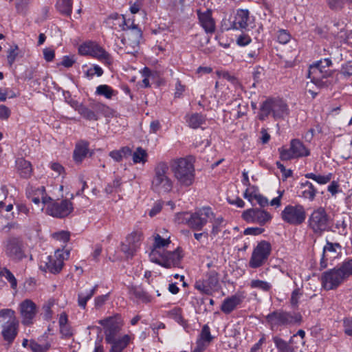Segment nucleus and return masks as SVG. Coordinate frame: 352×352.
I'll list each match as a JSON object with an SVG mask.
<instances>
[{"instance_id":"42","label":"nucleus","mask_w":352,"mask_h":352,"mask_svg":"<svg viewBox=\"0 0 352 352\" xmlns=\"http://www.w3.org/2000/svg\"><path fill=\"white\" fill-rule=\"evenodd\" d=\"M168 316L180 325L186 328L188 327L187 322L184 320L182 315V310L179 308H174L168 312Z\"/></svg>"},{"instance_id":"12","label":"nucleus","mask_w":352,"mask_h":352,"mask_svg":"<svg viewBox=\"0 0 352 352\" xmlns=\"http://www.w3.org/2000/svg\"><path fill=\"white\" fill-rule=\"evenodd\" d=\"M98 323L104 329L105 341L113 340V338L118 336L123 326V321L118 314L100 320Z\"/></svg>"},{"instance_id":"3","label":"nucleus","mask_w":352,"mask_h":352,"mask_svg":"<svg viewBox=\"0 0 352 352\" xmlns=\"http://www.w3.org/2000/svg\"><path fill=\"white\" fill-rule=\"evenodd\" d=\"M332 62L329 58L320 60L310 65L308 78L319 88L327 87L332 84L333 72L329 69Z\"/></svg>"},{"instance_id":"15","label":"nucleus","mask_w":352,"mask_h":352,"mask_svg":"<svg viewBox=\"0 0 352 352\" xmlns=\"http://www.w3.org/2000/svg\"><path fill=\"white\" fill-rule=\"evenodd\" d=\"M142 232L140 230L133 231L121 245V251L126 257H132L140 248L142 240Z\"/></svg>"},{"instance_id":"22","label":"nucleus","mask_w":352,"mask_h":352,"mask_svg":"<svg viewBox=\"0 0 352 352\" xmlns=\"http://www.w3.org/2000/svg\"><path fill=\"white\" fill-rule=\"evenodd\" d=\"M266 320L270 324L272 329L276 326L288 324L296 321L289 314L280 311H274L268 314Z\"/></svg>"},{"instance_id":"61","label":"nucleus","mask_w":352,"mask_h":352,"mask_svg":"<svg viewBox=\"0 0 352 352\" xmlns=\"http://www.w3.org/2000/svg\"><path fill=\"white\" fill-rule=\"evenodd\" d=\"M52 237L60 242L67 243L69 239V233L67 231H60L52 234Z\"/></svg>"},{"instance_id":"57","label":"nucleus","mask_w":352,"mask_h":352,"mask_svg":"<svg viewBox=\"0 0 352 352\" xmlns=\"http://www.w3.org/2000/svg\"><path fill=\"white\" fill-rule=\"evenodd\" d=\"M31 1L32 0H17L16 3V8L18 12L21 14H25Z\"/></svg>"},{"instance_id":"25","label":"nucleus","mask_w":352,"mask_h":352,"mask_svg":"<svg viewBox=\"0 0 352 352\" xmlns=\"http://www.w3.org/2000/svg\"><path fill=\"white\" fill-rule=\"evenodd\" d=\"M19 322L5 323L2 326L1 335L3 340L10 344L13 342L18 333Z\"/></svg>"},{"instance_id":"47","label":"nucleus","mask_w":352,"mask_h":352,"mask_svg":"<svg viewBox=\"0 0 352 352\" xmlns=\"http://www.w3.org/2000/svg\"><path fill=\"white\" fill-rule=\"evenodd\" d=\"M132 294L138 299L144 302H150L151 300V296L147 292L140 287H134L131 289Z\"/></svg>"},{"instance_id":"11","label":"nucleus","mask_w":352,"mask_h":352,"mask_svg":"<svg viewBox=\"0 0 352 352\" xmlns=\"http://www.w3.org/2000/svg\"><path fill=\"white\" fill-rule=\"evenodd\" d=\"M79 52L82 55H89L98 58L107 65L112 63L111 55L101 46L96 43L87 42L79 47Z\"/></svg>"},{"instance_id":"4","label":"nucleus","mask_w":352,"mask_h":352,"mask_svg":"<svg viewBox=\"0 0 352 352\" xmlns=\"http://www.w3.org/2000/svg\"><path fill=\"white\" fill-rule=\"evenodd\" d=\"M289 115V109L286 101L279 98L267 99L260 108L258 118L265 120L272 116L275 120H285Z\"/></svg>"},{"instance_id":"60","label":"nucleus","mask_w":352,"mask_h":352,"mask_svg":"<svg viewBox=\"0 0 352 352\" xmlns=\"http://www.w3.org/2000/svg\"><path fill=\"white\" fill-rule=\"evenodd\" d=\"M254 19L249 16V12L247 10H243V29H248L254 28Z\"/></svg>"},{"instance_id":"2","label":"nucleus","mask_w":352,"mask_h":352,"mask_svg":"<svg viewBox=\"0 0 352 352\" xmlns=\"http://www.w3.org/2000/svg\"><path fill=\"white\" fill-rule=\"evenodd\" d=\"M194 158L191 156L173 159L170 168L177 184L182 186H190L195 180V170Z\"/></svg>"},{"instance_id":"50","label":"nucleus","mask_w":352,"mask_h":352,"mask_svg":"<svg viewBox=\"0 0 352 352\" xmlns=\"http://www.w3.org/2000/svg\"><path fill=\"white\" fill-rule=\"evenodd\" d=\"M91 108L94 110L96 113H97V116L99 117V115H104L106 116L110 109L109 107L101 102H94L91 104Z\"/></svg>"},{"instance_id":"51","label":"nucleus","mask_w":352,"mask_h":352,"mask_svg":"<svg viewBox=\"0 0 352 352\" xmlns=\"http://www.w3.org/2000/svg\"><path fill=\"white\" fill-rule=\"evenodd\" d=\"M339 267L347 279L350 276H352V258L343 262Z\"/></svg>"},{"instance_id":"46","label":"nucleus","mask_w":352,"mask_h":352,"mask_svg":"<svg viewBox=\"0 0 352 352\" xmlns=\"http://www.w3.org/2000/svg\"><path fill=\"white\" fill-rule=\"evenodd\" d=\"M0 317L6 320L5 323H11L12 322H18L15 311L11 309H3L0 310Z\"/></svg>"},{"instance_id":"34","label":"nucleus","mask_w":352,"mask_h":352,"mask_svg":"<svg viewBox=\"0 0 352 352\" xmlns=\"http://www.w3.org/2000/svg\"><path fill=\"white\" fill-rule=\"evenodd\" d=\"M300 188L302 189L301 196L305 199L313 201L316 195L317 190L314 185L309 181L301 183Z\"/></svg>"},{"instance_id":"9","label":"nucleus","mask_w":352,"mask_h":352,"mask_svg":"<svg viewBox=\"0 0 352 352\" xmlns=\"http://www.w3.org/2000/svg\"><path fill=\"white\" fill-rule=\"evenodd\" d=\"M281 218L289 224L299 226L305 221V208L299 204L287 205L281 212Z\"/></svg>"},{"instance_id":"20","label":"nucleus","mask_w":352,"mask_h":352,"mask_svg":"<svg viewBox=\"0 0 352 352\" xmlns=\"http://www.w3.org/2000/svg\"><path fill=\"white\" fill-rule=\"evenodd\" d=\"M6 254L14 259H21L23 257L22 241L16 237H10L4 242Z\"/></svg>"},{"instance_id":"5","label":"nucleus","mask_w":352,"mask_h":352,"mask_svg":"<svg viewBox=\"0 0 352 352\" xmlns=\"http://www.w3.org/2000/svg\"><path fill=\"white\" fill-rule=\"evenodd\" d=\"M169 166L165 162L157 163L154 168L151 180V189L158 194H166L172 191L174 182L169 175Z\"/></svg>"},{"instance_id":"58","label":"nucleus","mask_w":352,"mask_h":352,"mask_svg":"<svg viewBox=\"0 0 352 352\" xmlns=\"http://www.w3.org/2000/svg\"><path fill=\"white\" fill-rule=\"evenodd\" d=\"M302 296V292L299 288L295 289L291 296L290 302L293 307H298L299 299Z\"/></svg>"},{"instance_id":"62","label":"nucleus","mask_w":352,"mask_h":352,"mask_svg":"<svg viewBox=\"0 0 352 352\" xmlns=\"http://www.w3.org/2000/svg\"><path fill=\"white\" fill-rule=\"evenodd\" d=\"M30 347L33 352H45L48 350V344H39L34 341L30 342Z\"/></svg>"},{"instance_id":"59","label":"nucleus","mask_w":352,"mask_h":352,"mask_svg":"<svg viewBox=\"0 0 352 352\" xmlns=\"http://www.w3.org/2000/svg\"><path fill=\"white\" fill-rule=\"evenodd\" d=\"M216 74L219 78L226 79L227 80L231 82L233 84L238 83L237 79L234 76H232L226 71L217 70L216 72Z\"/></svg>"},{"instance_id":"31","label":"nucleus","mask_w":352,"mask_h":352,"mask_svg":"<svg viewBox=\"0 0 352 352\" xmlns=\"http://www.w3.org/2000/svg\"><path fill=\"white\" fill-rule=\"evenodd\" d=\"M16 167L21 176L28 178L31 176L32 168L30 162L23 158H19L16 161Z\"/></svg>"},{"instance_id":"45","label":"nucleus","mask_w":352,"mask_h":352,"mask_svg":"<svg viewBox=\"0 0 352 352\" xmlns=\"http://www.w3.org/2000/svg\"><path fill=\"white\" fill-rule=\"evenodd\" d=\"M242 10H239L237 13L232 16H230L229 21L230 27L229 29L232 30H240L242 28Z\"/></svg>"},{"instance_id":"23","label":"nucleus","mask_w":352,"mask_h":352,"mask_svg":"<svg viewBox=\"0 0 352 352\" xmlns=\"http://www.w3.org/2000/svg\"><path fill=\"white\" fill-rule=\"evenodd\" d=\"M243 196L252 205L258 204L261 207H265L269 205L268 199L259 194L258 188L254 186H250L247 188Z\"/></svg>"},{"instance_id":"21","label":"nucleus","mask_w":352,"mask_h":352,"mask_svg":"<svg viewBox=\"0 0 352 352\" xmlns=\"http://www.w3.org/2000/svg\"><path fill=\"white\" fill-rule=\"evenodd\" d=\"M19 311L22 318V323L29 325L32 323L37 313L36 304L30 299H25L19 305Z\"/></svg>"},{"instance_id":"18","label":"nucleus","mask_w":352,"mask_h":352,"mask_svg":"<svg viewBox=\"0 0 352 352\" xmlns=\"http://www.w3.org/2000/svg\"><path fill=\"white\" fill-rule=\"evenodd\" d=\"M46 213L54 217L63 218L69 215L73 210L72 204L67 199L63 200L61 202H54L47 204Z\"/></svg>"},{"instance_id":"32","label":"nucleus","mask_w":352,"mask_h":352,"mask_svg":"<svg viewBox=\"0 0 352 352\" xmlns=\"http://www.w3.org/2000/svg\"><path fill=\"white\" fill-rule=\"evenodd\" d=\"M188 125L192 129H197L205 122V117L200 113L187 114L185 117Z\"/></svg>"},{"instance_id":"13","label":"nucleus","mask_w":352,"mask_h":352,"mask_svg":"<svg viewBox=\"0 0 352 352\" xmlns=\"http://www.w3.org/2000/svg\"><path fill=\"white\" fill-rule=\"evenodd\" d=\"M346 278L339 267L326 271L322 274L321 283L326 290L336 289Z\"/></svg>"},{"instance_id":"38","label":"nucleus","mask_w":352,"mask_h":352,"mask_svg":"<svg viewBox=\"0 0 352 352\" xmlns=\"http://www.w3.org/2000/svg\"><path fill=\"white\" fill-rule=\"evenodd\" d=\"M228 201L237 207H242V201L239 197V191L234 185L230 186L227 193Z\"/></svg>"},{"instance_id":"7","label":"nucleus","mask_w":352,"mask_h":352,"mask_svg":"<svg viewBox=\"0 0 352 352\" xmlns=\"http://www.w3.org/2000/svg\"><path fill=\"white\" fill-rule=\"evenodd\" d=\"M278 153L280 158L283 161L307 157L310 155L309 150L298 139H292L289 148L286 146L279 148Z\"/></svg>"},{"instance_id":"29","label":"nucleus","mask_w":352,"mask_h":352,"mask_svg":"<svg viewBox=\"0 0 352 352\" xmlns=\"http://www.w3.org/2000/svg\"><path fill=\"white\" fill-rule=\"evenodd\" d=\"M73 107L86 120L94 121L98 120L97 113L92 108L89 109L82 104L78 103L73 106Z\"/></svg>"},{"instance_id":"33","label":"nucleus","mask_w":352,"mask_h":352,"mask_svg":"<svg viewBox=\"0 0 352 352\" xmlns=\"http://www.w3.org/2000/svg\"><path fill=\"white\" fill-rule=\"evenodd\" d=\"M240 302L241 299L239 297L234 296L230 298H228L223 302L221 307V310L225 314H230L236 308L238 305L240 304Z\"/></svg>"},{"instance_id":"26","label":"nucleus","mask_w":352,"mask_h":352,"mask_svg":"<svg viewBox=\"0 0 352 352\" xmlns=\"http://www.w3.org/2000/svg\"><path fill=\"white\" fill-rule=\"evenodd\" d=\"M199 23L207 33H213L215 30V23L212 17L211 12L207 10L204 12H198Z\"/></svg>"},{"instance_id":"36","label":"nucleus","mask_w":352,"mask_h":352,"mask_svg":"<svg viewBox=\"0 0 352 352\" xmlns=\"http://www.w3.org/2000/svg\"><path fill=\"white\" fill-rule=\"evenodd\" d=\"M31 196H39V197L41 198L43 204L45 205L49 204L52 200L50 197L45 195V189L44 186H41L36 188H31L28 191V197H30Z\"/></svg>"},{"instance_id":"6","label":"nucleus","mask_w":352,"mask_h":352,"mask_svg":"<svg viewBox=\"0 0 352 352\" xmlns=\"http://www.w3.org/2000/svg\"><path fill=\"white\" fill-rule=\"evenodd\" d=\"M308 227L318 236L329 229V217L324 208L320 207L311 213L308 218Z\"/></svg>"},{"instance_id":"37","label":"nucleus","mask_w":352,"mask_h":352,"mask_svg":"<svg viewBox=\"0 0 352 352\" xmlns=\"http://www.w3.org/2000/svg\"><path fill=\"white\" fill-rule=\"evenodd\" d=\"M341 246L337 243L327 242L323 248L324 256H329V258H334L338 255Z\"/></svg>"},{"instance_id":"8","label":"nucleus","mask_w":352,"mask_h":352,"mask_svg":"<svg viewBox=\"0 0 352 352\" xmlns=\"http://www.w3.org/2000/svg\"><path fill=\"white\" fill-rule=\"evenodd\" d=\"M69 254L67 251L58 250L53 256H47L45 260L41 261L40 269L45 272L58 273L63 266L64 260L69 257Z\"/></svg>"},{"instance_id":"16","label":"nucleus","mask_w":352,"mask_h":352,"mask_svg":"<svg viewBox=\"0 0 352 352\" xmlns=\"http://www.w3.org/2000/svg\"><path fill=\"white\" fill-rule=\"evenodd\" d=\"M214 217L210 208H203L194 213H191L190 228L195 230H201L210 220Z\"/></svg>"},{"instance_id":"24","label":"nucleus","mask_w":352,"mask_h":352,"mask_svg":"<svg viewBox=\"0 0 352 352\" xmlns=\"http://www.w3.org/2000/svg\"><path fill=\"white\" fill-rule=\"evenodd\" d=\"M212 340L210 328L207 324L202 327L199 338L197 340V347L195 352H203Z\"/></svg>"},{"instance_id":"30","label":"nucleus","mask_w":352,"mask_h":352,"mask_svg":"<svg viewBox=\"0 0 352 352\" xmlns=\"http://www.w3.org/2000/svg\"><path fill=\"white\" fill-rule=\"evenodd\" d=\"M98 285L80 292L78 295V304L82 309H85L87 301L95 294Z\"/></svg>"},{"instance_id":"19","label":"nucleus","mask_w":352,"mask_h":352,"mask_svg":"<svg viewBox=\"0 0 352 352\" xmlns=\"http://www.w3.org/2000/svg\"><path fill=\"white\" fill-rule=\"evenodd\" d=\"M272 216L266 210L251 208L243 212V220L249 223H258L263 226L270 222Z\"/></svg>"},{"instance_id":"28","label":"nucleus","mask_w":352,"mask_h":352,"mask_svg":"<svg viewBox=\"0 0 352 352\" xmlns=\"http://www.w3.org/2000/svg\"><path fill=\"white\" fill-rule=\"evenodd\" d=\"M89 143L86 141H80L76 144L74 151V160L77 163H80L88 153Z\"/></svg>"},{"instance_id":"35","label":"nucleus","mask_w":352,"mask_h":352,"mask_svg":"<svg viewBox=\"0 0 352 352\" xmlns=\"http://www.w3.org/2000/svg\"><path fill=\"white\" fill-rule=\"evenodd\" d=\"M95 94L98 96H102L105 98L111 100L118 94V91L107 85H100L96 87Z\"/></svg>"},{"instance_id":"14","label":"nucleus","mask_w":352,"mask_h":352,"mask_svg":"<svg viewBox=\"0 0 352 352\" xmlns=\"http://www.w3.org/2000/svg\"><path fill=\"white\" fill-rule=\"evenodd\" d=\"M141 40L142 31L138 28L137 25H133L131 29L128 30L122 39L126 53L134 54L138 52Z\"/></svg>"},{"instance_id":"17","label":"nucleus","mask_w":352,"mask_h":352,"mask_svg":"<svg viewBox=\"0 0 352 352\" xmlns=\"http://www.w3.org/2000/svg\"><path fill=\"white\" fill-rule=\"evenodd\" d=\"M219 286V274L216 271H210L206 279L196 281L195 287L200 292L206 294H211L217 290Z\"/></svg>"},{"instance_id":"43","label":"nucleus","mask_w":352,"mask_h":352,"mask_svg":"<svg viewBox=\"0 0 352 352\" xmlns=\"http://www.w3.org/2000/svg\"><path fill=\"white\" fill-rule=\"evenodd\" d=\"M305 177L307 179H311L316 182L319 184H326L329 182L332 178V174L329 173L326 175H316L314 173H307Z\"/></svg>"},{"instance_id":"64","label":"nucleus","mask_w":352,"mask_h":352,"mask_svg":"<svg viewBox=\"0 0 352 352\" xmlns=\"http://www.w3.org/2000/svg\"><path fill=\"white\" fill-rule=\"evenodd\" d=\"M290 34L284 30H280L278 32L277 38L280 43L286 44L290 40Z\"/></svg>"},{"instance_id":"27","label":"nucleus","mask_w":352,"mask_h":352,"mask_svg":"<svg viewBox=\"0 0 352 352\" xmlns=\"http://www.w3.org/2000/svg\"><path fill=\"white\" fill-rule=\"evenodd\" d=\"M131 339V336L125 334L120 338L114 337L113 340L106 341V342L111 344L110 350L122 352L127 346Z\"/></svg>"},{"instance_id":"41","label":"nucleus","mask_w":352,"mask_h":352,"mask_svg":"<svg viewBox=\"0 0 352 352\" xmlns=\"http://www.w3.org/2000/svg\"><path fill=\"white\" fill-rule=\"evenodd\" d=\"M273 340L278 352H294V349L289 345V342H287L278 336L274 337Z\"/></svg>"},{"instance_id":"10","label":"nucleus","mask_w":352,"mask_h":352,"mask_svg":"<svg viewBox=\"0 0 352 352\" xmlns=\"http://www.w3.org/2000/svg\"><path fill=\"white\" fill-rule=\"evenodd\" d=\"M272 252L271 244L266 241L259 242L254 249L249 265L252 268L262 266L268 259Z\"/></svg>"},{"instance_id":"56","label":"nucleus","mask_w":352,"mask_h":352,"mask_svg":"<svg viewBox=\"0 0 352 352\" xmlns=\"http://www.w3.org/2000/svg\"><path fill=\"white\" fill-rule=\"evenodd\" d=\"M224 220L222 217L216 218L212 223V229L211 234L216 236L221 230V228L223 226Z\"/></svg>"},{"instance_id":"55","label":"nucleus","mask_w":352,"mask_h":352,"mask_svg":"<svg viewBox=\"0 0 352 352\" xmlns=\"http://www.w3.org/2000/svg\"><path fill=\"white\" fill-rule=\"evenodd\" d=\"M330 8L333 10H340L344 7L345 3H352V0H327Z\"/></svg>"},{"instance_id":"49","label":"nucleus","mask_w":352,"mask_h":352,"mask_svg":"<svg viewBox=\"0 0 352 352\" xmlns=\"http://www.w3.org/2000/svg\"><path fill=\"white\" fill-rule=\"evenodd\" d=\"M4 276L10 283L11 287L15 289L17 286V281L13 274L8 269L3 268L0 270V277Z\"/></svg>"},{"instance_id":"52","label":"nucleus","mask_w":352,"mask_h":352,"mask_svg":"<svg viewBox=\"0 0 352 352\" xmlns=\"http://www.w3.org/2000/svg\"><path fill=\"white\" fill-rule=\"evenodd\" d=\"M250 287L252 288H259L266 292L269 291L271 288L270 283L260 280H252L250 283Z\"/></svg>"},{"instance_id":"39","label":"nucleus","mask_w":352,"mask_h":352,"mask_svg":"<svg viewBox=\"0 0 352 352\" xmlns=\"http://www.w3.org/2000/svg\"><path fill=\"white\" fill-rule=\"evenodd\" d=\"M58 11L66 16H70L72 10V0H58L56 3Z\"/></svg>"},{"instance_id":"54","label":"nucleus","mask_w":352,"mask_h":352,"mask_svg":"<svg viewBox=\"0 0 352 352\" xmlns=\"http://www.w3.org/2000/svg\"><path fill=\"white\" fill-rule=\"evenodd\" d=\"M19 54V47L16 45L10 47L8 51L7 58L10 65H12Z\"/></svg>"},{"instance_id":"48","label":"nucleus","mask_w":352,"mask_h":352,"mask_svg":"<svg viewBox=\"0 0 352 352\" xmlns=\"http://www.w3.org/2000/svg\"><path fill=\"white\" fill-rule=\"evenodd\" d=\"M84 74L86 78L88 79H91L94 75H96L98 77L101 76L103 74V70L100 66L94 65L92 67L87 68V70L84 71Z\"/></svg>"},{"instance_id":"53","label":"nucleus","mask_w":352,"mask_h":352,"mask_svg":"<svg viewBox=\"0 0 352 352\" xmlns=\"http://www.w3.org/2000/svg\"><path fill=\"white\" fill-rule=\"evenodd\" d=\"M191 213L188 212H181L176 214L175 221L177 223L186 224L190 227Z\"/></svg>"},{"instance_id":"1","label":"nucleus","mask_w":352,"mask_h":352,"mask_svg":"<svg viewBox=\"0 0 352 352\" xmlns=\"http://www.w3.org/2000/svg\"><path fill=\"white\" fill-rule=\"evenodd\" d=\"M170 243L168 239H163L159 234H156L154 236L153 248L149 254L150 261L166 268L177 266L182 258L179 252L177 250L166 252L164 250Z\"/></svg>"},{"instance_id":"40","label":"nucleus","mask_w":352,"mask_h":352,"mask_svg":"<svg viewBox=\"0 0 352 352\" xmlns=\"http://www.w3.org/2000/svg\"><path fill=\"white\" fill-rule=\"evenodd\" d=\"M148 154L141 147H138L132 154V160L134 164H145L147 162Z\"/></svg>"},{"instance_id":"63","label":"nucleus","mask_w":352,"mask_h":352,"mask_svg":"<svg viewBox=\"0 0 352 352\" xmlns=\"http://www.w3.org/2000/svg\"><path fill=\"white\" fill-rule=\"evenodd\" d=\"M122 23V30L125 31H128V30L131 29L133 25H135L133 21L130 19L126 20L123 15H121L117 18Z\"/></svg>"},{"instance_id":"44","label":"nucleus","mask_w":352,"mask_h":352,"mask_svg":"<svg viewBox=\"0 0 352 352\" xmlns=\"http://www.w3.org/2000/svg\"><path fill=\"white\" fill-rule=\"evenodd\" d=\"M143 78L142 86L148 87L150 86V80H153L156 76V72L151 71L148 67H144L141 72Z\"/></svg>"}]
</instances>
